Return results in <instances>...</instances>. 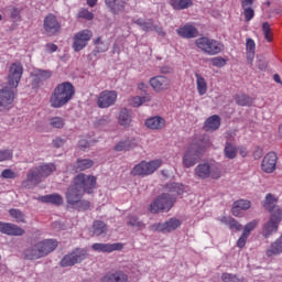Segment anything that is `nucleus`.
<instances>
[{
    "mask_svg": "<svg viewBox=\"0 0 282 282\" xmlns=\"http://www.w3.org/2000/svg\"><path fill=\"white\" fill-rule=\"evenodd\" d=\"M97 186V177L85 173L77 174L73 184L68 187L66 193L67 204H75L78 199H82L83 195L87 193L93 195Z\"/></svg>",
    "mask_w": 282,
    "mask_h": 282,
    "instance_id": "nucleus-1",
    "label": "nucleus"
},
{
    "mask_svg": "<svg viewBox=\"0 0 282 282\" xmlns=\"http://www.w3.org/2000/svg\"><path fill=\"white\" fill-rule=\"evenodd\" d=\"M75 96V87L69 82H64L58 84L51 97H50V104L53 108H62L66 104H68L73 97Z\"/></svg>",
    "mask_w": 282,
    "mask_h": 282,
    "instance_id": "nucleus-2",
    "label": "nucleus"
},
{
    "mask_svg": "<svg viewBox=\"0 0 282 282\" xmlns=\"http://www.w3.org/2000/svg\"><path fill=\"white\" fill-rule=\"evenodd\" d=\"M205 151L206 148L203 140H192V143L187 145L185 153H183V166H185V169H193V166L202 160V155Z\"/></svg>",
    "mask_w": 282,
    "mask_h": 282,
    "instance_id": "nucleus-3",
    "label": "nucleus"
},
{
    "mask_svg": "<svg viewBox=\"0 0 282 282\" xmlns=\"http://www.w3.org/2000/svg\"><path fill=\"white\" fill-rule=\"evenodd\" d=\"M56 171L54 163H42L41 165L33 167L26 175V181L33 184H40L43 177H50Z\"/></svg>",
    "mask_w": 282,
    "mask_h": 282,
    "instance_id": "nucleus-4",
    "label": "nucleus"
},
{
    "mask_svg": "<svg viewBox=\"0 0 282 282\" xmlns=\"http://www.w3.org/2000/svg\"><path fill=\"white\" fill-rule=\"evenodd\" d=\"M174 204H176L175 197H171L170 194L163 193L150 204L149 210L153 215H156L158 213H169Z\"/></svg>",
    "mask_w": 282,
    "mask_h": 282,
    "instance_id": "nucleus-5",
    "label": "nucleus"
},
{
    "mask_svg": "<svg viewBox=\"0 0 282 282\" xmlns=\"http://www.w3.org/2000/svg\"><path fill=\"white\" fill-rule=\"evenodd\" d=\"M160 166H162V160L160 159L150 162L142 161L132 169L131 175L133 177H147L148 175H153Z\"/></svg>",
    "mask_w": 282,
    "mask_h": 282,
    "instance_id": "nucleus-6",
    "label": "nucleus"
},
{
    "mask_svg": "<svg viewBox=\"0 0 282 282\" xmlns=\"http://www.w3.org/2000/svg\"><path fill=\"white\" fill-rule=\"evenodd\" d=\"M194 43L196 44V47H198L205 54H209L212 56L224 51V45L214 39L203 36L196 39Z\"/></svg>",
    "mask_w": 282,
    "mask_h": 282,
    "instance_id": "nucleus-7",
    "label": "nucleus"
},
{
    "mask_svg": "<svg viewBox=\"0 0 282 282\" xmlns=\"http://www.w3.org/2000/svg\"><path fill=\"white\" fill-rule=\"evenodd\" d=\"M17 88L6 86L0 89V112L6 113L14 107Z\"/></svg>",
    "mask_w": 282,
    "mask_h": 282,
    "instance_id": "nucleus-8",
    "label": "nucleus"
},
{
    "mask_svg": "<svg viewBox=\"0 0 282 282\" xmlns=\"http://www.w3.org/2000/svg\"><path fill=\"white\" fill-rule=\"evenodd\" d=\"M194 175L198 180H220L221 172L218 167H210L208 163H200L194 169Z\"/></svg>",
    "mask_w": 282,
    "mask_h": 282,
    "instance_id": "nucleus-9",
    "label": "nucleus"
},
{
    "mask_svg": "<svg viewBox=\"0 0 282 282\" xmlns=\"http://www.w3.org/2000/svg\"><path fill=\"white\" fill-rule=\"evenodd\" d=\"M275 213H276V215L275 214L270 215V218H269L268 223H265L263 225L262 236L265 239L271 237L273 234L278 232L279 225L282 221V209H276Z\"/></svg>",
    "mask_w": 282,
    "mask_h": 282,
    "instance_id": "nucleus-10",
    "label": "nucleus"
},
{
    "mask_svg": "<svg viewBox=\"0 0 282 282\" xmlns=\"http://www.w3.org/2000/svg\"><path fill=\"white\" fill-rule=\"evenodd\" d=\"M62 31V23L53 13L47 14L43 21V33L47 36L58 35Z\"/></svg>",
    "mask_w": 282,
    "mask_h": 282,
    "instance_id": "nucleus-11",
    "label": "nucleus"
},
{
    "mask_svg": "<svg viewBox=\"0 0 282 282\" xmlns=\"http://www.w3.org/2000/svg\"><path fill=\"white\" fill-rule=\"evenodd\" d=\"M88 254L85 249H76L73 252L64 256L61 261L62 268L74 267L75 264H79L87 259Z\"/></svg>",
    "mask_w": 282,
    "mask_h": 282,
    "instance_id": "nucleus-12",
    "label": "nucleus"
},
{
    "mask_svg": "<svg viewBox=\"0 0 282 282\" xmlns=\"http://www.w3.org/2000/svg\"><path fill=\"white\" fill-rule=\"evenodd\" d=\"M182 223L177 218H171L165 223L153 224L150 230L153 232L171 234L181 227Z\"/></svg>",
    "mask_w": 282,
    "mask_h": 282,
    "instance_id": "nucleus-13",
    "label": "nucleus"
},
{
    "mask_svg": "<svg viewBox=\"0 0 282 282\" xmlns=\"http://www.w3.org/2000/svg\"><path fill=\"white\" fill-rule=\"evenodd\" d=\"M23 75V66L20 62L12 63L8 74V87L17 89Z\"/></svg>",
    "mask_w": 282,
    "mask_h": 282,
    "instance_id": "nucleus-14",
    "label": "nucleus"
},
{
    "mask_svg": "<svg viewBox=\"0 0 282 282\" xmlns=\"http://www.w3.org/2000/svg\"><path fill=\"white\" fill-rule=\"evenodd\" d=\"M91 37H93V32L90 30L79 31L74 35L73 50L75 52H80L88 45V42L91 40Z\"/></svg>",
    "mask_w": 282,
    "mask_h": 282,
    "instance_id": "nucleus-15",
    "label": "nucleus"
},
{
    "mask_svg": "<svg viewBox=\"0 0 282 282\" xmlns=\"http://www.w3.org/2000/svg\"><path fill=\"white\" fill-rule=\"evenodd\" d=\"M117 98L118 94L116 90H104L100 93L97 104L99 108H109L116 104Z\"/></svg>",
    "mask_w": 282,
    "mask_h": 282,
    "instance_id": "nucleus-16",
    "label": "nucleus"
},
{
    "mask_svg": "<svg viewBox=\"0 0 282 282\" xmlns=\"http://www.w3.org/2000/svg\"><path fill=\"white\" fill-rule=\"evenodd\" d=\"M93 251L99 252V253H112L116 251H122L124 248V245L122 242H116V243H94L91 246Z\"/></svg>",
    "mask_w": 282,
    "mask_h": 282,
    "instance_id": "nucleus-17",
    "label": "nucleus"
},
{
    "mask_svg": "<svg viewBox=\"0 0 282 282\" xmlns=\"http://www.w3.org/2000/svg\"><path fill=\"white\" fill-rule=\"evenodd\" d=\"M0 234L10 237H22L25 230L14 224L0 221Z\"/></svg>",
    "mask_w": 282,
    "mask_h": 282,
    "instance_id": "nucleus-18",
    "label": "nucleus"
},
{
    "mask_svg": "<svg viewBox=\"0 0 282 282\" xmlns=\"http://www.w3.org/2000/svg\"><path fill=\"white\" fill-rule=\"evenodd\" d=\"M278 163V155L274 152L267 153L261 162L263 173H274Z\"/></svg>",
    "mask_w": 282,
    "mask_h": 282,
    "instance_id": "nucleus-19",
    "label": "nucleus"
},
{
    "mask_svg": "<svg viewBox=\"0 0 282 282\" xmlns=\"http://www.w3.org/2000/svg\"><path fill=\"white\" fill-rule=\"evenodd\" d=\"M58 247V243L54 239H44L36 243V248H39L40 254L42 258L47 257L52 252H54Z\"/></svg>",
    "mask_w": 282,
    "mask_h": 282,
    "instance_id": "nucleus-20",
    "label": "nucleus"
},
{
    "mask_svg": "<svg viewBox=\"0 0 282 282\" xmlns=\"http://www.w3.org/2000/svg\"><path fill=\"white\" fill-rule=\"evenodd\" d=\"M150 85L156 93H162L170 88L171 79L165 76H155L150 79Z\"/></svg>",
    "mask_w": 282,
    "mask_h": 282,
    "instance_id": "nucleus-21",
    "label": "nucleus"
},
{
    "mask_svg": "<svg viewBox=\"0 0 282 282\" xmlns=\"http://www.w3.org/2000/svg\"><path fill=\"white\" fill-rule=\"evenodd\" d=\"M264 254L268 259L282 254V235L270 243V246L265 249Z\"/></svg>",
    "mask_w": 282,
    "mask_h": 282,
    "instance_id": "nucleus-22",
    "label": "nucleus"
},
{
    "mask_svg": "<svg viewBox=\"0 0 282 282\" xmlns=\"http://www.w3.org/2000/svg\"><path fill=\"white\" fill-rule=\"evenodd\" d=\"M278 198L274 197L271 193L267 194L263 200V208L268 210L270 215H278V210H281V207L276 205Z\"/></svg>",
    "mask_w": 282,
    "mask_h": 282,
    "instance_id": "nucleus-23",
    "label": "nucleus"
},
{
    "mask_svg": "<svg viewBox=\"0 0 282 282\" xmlns=\"http://www.w3.org/2000/svg\"><path fill=\"white\" fill-rule=\"evenodd\" d=\"M101 282H128V275L121 270L109 271L101 279Z\"/></svg>",
    "mask_w": 282,
    "mask_h": 282,
    "instance_id": "nucleus-24",
    "label": "nucleus"
},
{
    "mask_svg": "<svg viewBox=\"0 0 282 282\" xmlns=\"http://www.w3.org/2000/svg\"><path fill=\"white\" fill-rule=\"evenodd\" d=\"M251 208V202L248 199H238L234 202V206H231V215L234 217H241V210H249Z\"/></svg>",
    "mask_w": 282,
    "mask_h": 282,
    "instance_id": "nucleus-25",
    "label": "nucleus"
},
{
    "mask_svg": "<svg viewBox=\"0 0 282 282\" xmlns=\"http://www.w3.org/2000/svg\"><path fill=\"white\" fill-rule=\"evenodd\" d=\"M176 32L183 39H194L198 35V30L192 24H185L177 29Z\"/></svg>",
    "mask_w": 282,
    "mask_h": 282,
    "instance_id": "nucleus-26",
    "label": "nucleus"
},
{
    "mask_svg": "<svg viewBox=\"0 0 282 282\" xmlns=\"http://www.w3.org/2000/svg\"><path fill=\"white\" fill-rule=\"evenodd\" d=\"M129 0H105L107 7L113 14H119L126 10Z\"/></svg>",
    "mask_w": 282,
    "mask_h": 282,
    "instance_id": "nucleus-27",
    "label": "nucleus"
},
{
    "mask_svg": "<svg viewBox=\"0 0 282 282\" xmlns=\"http://www.w3.org/2000/svg\"><path fill=\"white\" fill-rule=\"evenodd\" d=\"M166 121L161 116H154L145 120V126L151 130H161L165 127Z\"/></svg>",
    "mask_w": 282,
    "mask_h": 282,
    "instance_id": "nucleus-28",
    "label": "nucleus"
},
{
    "mask_svg": "<svg viewBox=\"0 0 282 282\" xmlns=\"http://www.w3.org/2000/svg\"><path fill=\"white\" fill-rule=\"evenodd\" d=\"M39 202L42 204H52L53 206H62L64 203V198L59 194H48L44 196H40Z\"/></svg>",
    "mask_w": 282,
    "mask_h": 282,
    "instance_id": "nucleus-29",
    "label": "nucleus"
},
{
    "mask_svg": "<svg viewBox=\"0 0 282 282\" xmlns=\"http://www.w3.org/2000/svg\"><path fill=\"white\" fill-rule=\"evenodd\" d=\"M53 73L51 70L35 69L33 72V86H40L43 82L50 79Z\"/></svg>",
    "mask_w": 282,
    "mask_h": 282,
    "instance_id": "nucleus-30",
    "label": "nucleus"
},
{
    "mask_svg": "<svg viewBox=\"0 0 282 282\" xmlns=\"http://www.w3.org/2000/svg\"><path fill=\"white\" fill-rule=\"evenodd\" d=\"M165 191H167V194L171 195V197H174L176 200V197L178 195H182L185 191V186L182 183H169L164 186Z\"/></svg>",
    "mask_w": 282,
    "mask_h": 282,
    "instance_id": "nucleus-31",
    "label": "nucleus"
},
{
    "mask_svg": "<svg viewBox=\"0 0 282 282\" xmlns=\"http://www.w3.org/2000/svg\"><path fill=\"white\" fill-rule=\"evenodd\" d=\"M138 145L137 140L134 138H128L126 140H121L116 147L115 151H132Z\"/></svg>",
    "mask_w": 282,
    "mask_h": 282,
    "instance_id": "nucleus-32",
    "label": "nucleus"
},
{
    "mask_svg": "<svg viewBox=\"0 0 282 282\" xmlns=\"http://www.w3.org/2000/svg\"><path fill=\"white\" fill-rule=\"evenodd\" d=\"M218 221H220V224L229 227V230H236V231H241L242 226L241 224H239V221L230 216H223L220 218H218Z\"/></svg>",
    "mask_w": 282,
    "mask_h": 282,
    "instance_id": "nucleus-33",
    "label": "nucleus"
},
{
    "mask_svg": "<svg viewBox=\"0 0 282 282\" xmlns=\"http://www.w3.org/2000/svg\"><path fill=\"white\" fill-rule=\"evenodd\" d=\"M221 126V118L218 115H214L205 120V131H215Z\"/></svg>",
    "mask_w": 282,
    "mask_h": 282,
    "instance_id": "nucleus-34",
    "label": "nucleus"
},
{
    "mask_svg": "<svg viewBox=\"0 0 282 282\" xmlns=\"http://www.w3.org/2000/svg\"><path fill=\"white\" fill-rule=\"evenodd\" d=\"M196 77V91L198 95L204 96L208 91V83L207 80L198 73L194 75Z\"/></svg>",
    "mask_w": 282,
    "mask_h": 282,
    "instance_id": "nucleus-35",
    "label": "nucleus"
},
{
    "mask_svg": "<svg viewBox=\"0 0 282 282\" xmlns=\"http://www.w3.org/2000/svg\"><path fill=\"white\" fill-rule=\"evenodd\" d=\"M24 258L29 261H35L42 259V253H40V249L37 245H34L31 248L24 250Z\"/></svg>",
    "mask_w": 282,
    "mask_h": 282,
    "instance_id": "nucleus-36",
    "label": "nucleus"
},
{
    "mask_svg": "<svg viewBox=\"0 0 282 282\" xmlns=\"http://www.w3.org/2000/svg\"><path fill=\"white\" fill-rule=\"evenodd\" d=\"M118 121L124 128L130 127V124L132 122L131 111L129 109H127V108L121 109L120 113H119Z\"/></svg>",
    "mask_w": 282,
    "mask_h": 282,
    "instance_id": "nucleus-37",
    "label": "nucleus"
},
{
    "mask_svg": "<svg viewBox=\"0 0 282 282\" xmlns=\"http://www.w3.org/2000/svg\"><path fill=\"white\" fill-rule=\"evenodd\" d=\"M170 4L174 10H185L193 7V0H170Z\"/></svg>",
    "mask_w": 282,
    "mask_h": 282,
    "instance_id": "nucleus-38",
    "label": "nucleus"
},
{
    "mask_svg": "<svg viewBox=\"0 0 282 282\" xmlns=\"http://www.w3.org/2000/svg\"><path fill=\"white\" fill-rule=\"evenodd\" d=\"M94 161L90 159H78L75 163L76 171H88V169H93Z\"/></svg>",
    "mask_w": 282,
    "mask_h": 282,
    "instance_id": "nucleus-39",
    "label": "nucleus"
},
{
    "mask_svg": "<svg viewBox=\"0 0 282 282\" xmlns=\"http://www.w3.org/2000/svg\"><path fill=\"white\" fill-rule=\"evenodd\" d=\"M107 232V225L101 220H95L93 224V234L100 237Z\"/></svg>",
    "mask_w": 282,
    "mask_h": 282,
    "instance_id": "nucleus-40",
    "label": "nucleus"
},
{
    "mask_svg": "<svg viewBox=\"0 0 282 282\" xmlns=\"http://www.w3.org/2000/svg\"><path fill=\"white\" fill-rule=\"evenodd\" d=\"M134 23L139 26H141V29L144 31V32H150V31H153L154 30V22L152 19L148 20V21H143L142 19H138L134 21Z\"/></svg>",
    "mask_w": 282,
    "mask_h": 282,
    "instance_id": "nucleus-41",
    "label": "nucleus"
},
{
    "mask_svg": "<svg viewBox=\"0 0 282 282\" xmlns=\"http://www.w3.org/2000/svg\"><path fill=\"white\" fill-rule=\"evenodd\" d=\"M225 158L227 160H235L237 158V148L230 142L225 144Z\"/></svg>",
    "mask_w": 282,
    "mask_h": 282,
    "instance_id": "nucleus-42",
    "label": "nucleus"
},
{
    "mask_svg": "<svg viewBox=\"0 0 282 282\" xmlns=\"http://www.w3.org/2000/svg\"><path fill=\"white\" fill-rule=\"evenodd\" d=\"M220 280L223 282H247L245 278H238L237 274L225 272L223 275H220Z\"/></svg>",
    "mask_w": 282,
    "mask_h": 282,
    "instance_id": "nucleus-43",
    "label": "nucleus"
},
{
    "mask_svg": "<svg viewBox=\"0 0 282 282\" xmlns=\"http://www.w3.org/2000/svg\"><path fill=\"white\" fill-rule=\"evenodd\" d=\"M256 54V42L252 39H247V59L251 61Z\"/></svg>",
    "mask_w": 282,
    "mask_h": 282,
    "instance_id": "nucleus-44",
    "label": "nucleus"
},
{
    "mask_svg": "<svg viewBox=\"0 0 282 282\" xmlns=\"http://www.w3.org/2000/svg\"><path fill=\"white\" fill-rule=\"evenodd\" d=\"M151 101V96L147 95L144 97H140V96H135L133 98L130 99V104L133 107H140L141 105Z\"/></svg>",
    "mask_w": 282,
    "mask_h": 282,
    "instance_id": "nucleus-45",
    "label": "nucleus"
},
{
    "mask_svg": "<svg viewBox=\"0 0 282 282\" xmlns=\"http://www.w3.org/2000/svg\"><path fill=\"white\" fill-rule=\"evenodd\" d=\"M236 104H238V106H251L253 99L250 96L242 94L236 97Z\"/></svg>",
    "mask_w": 282,
    "mask_h": 282,
    "instance_id": "nucleus-46",
    "label": "nucleus"
},
{
    "mask_svg": "<svg viewBox=\"0 0 282 282\" xmlns=\"http://www.w3.org/2000/svg\"><path fill=\"white\" fill-rule=\"evenodd\" d=\"M128 225L132 228H138L139 230H143L145 225L139 220L137 216H129Z\"/></svg>",
    "mask_w": 282,
    "mask_h": 282,
    "instance_id": "nucleus-47",
    "label": "nucleus"
},
{
    "mask_svg": "<svg viewBox=\"0 0 282 282\" xmlns=\"http://www.w3.org/2000/svg\"><path fill=\"white\" fill-rule=\"evenodd\" d=\"M68 205L76 206L78 210H88V208H90L89 200H82V198H79L76 203H68Z\"/></svg>",
    "mask_w": 282,
    "mask_h": 282,
    "instance_id": "nucleus-48",
    "label": "nucleus"
},
{
    "mask_svg": "<svg viewBox=\"0 0 282 282\" xmlns=\"http://www.w3.org/2000/svg\"><path fill=\"white\" fill-rule=\"evenodd\" d=\"M262 32H263V35H264V39L267 40V42L273 41L272 30L268 22L262 23Z\"/></svg>",
    "mask_w": 282,
    "mask_h": 282,
    "instance_id": "nucleus-49",
    "label": "nucleus"
},
{
    "mask_svg": "<svg viewBox=\"0 0 282 282\" xmlns=\"http://www.w3.org/2000/svg\"><path fill=\"white\" fill-rule=\"evenodd\" d=\"M50 126L56 129H63L65 126V120L62 117H53L50 119Z\"/></svg>",
    "mask_w": 282,
    "mask_h": 282,
    "instance_id": "nucleus-50",
    "label": "nucleus"
},
{
    "mask_svg": "<svg viewBox=\"0 0 282 282\" xmlns=\"http://www.w3.org/2000/svg\"><path fill=\"white\" fill-rule=\"evenodd\" d=\"M10 215L14 219H17L18 224H25V216L24 214L19 209H10Z\"/></svg>",
    "mask_w": 282,
    "mask_h": 282,
    "instance_id": "nucleus-51",
    "label": "nucleus"
},
{
    "mask_svg": "<svg viewBox=\"0 0 282 282\" xmlns=\"http://www.w3.org/2000/svg\"><path fill=\"white\" fill-rule=\"evenodd\" d=\"M245 0H242V9H245V21L249 22L254 18V10L251 9V6H245Z\"/></svg>",
    "mask_w": 282,
    "mask_h": 282,
    "instance_id": "nucleus-52",
    "label": "nucleus"
},
{
    "mask_svg": "<svg viewBox=\"0 0 282 282\" xmlns=\"http://www.w3.org/2000/svg\"><path fill=\"white\" fill-rule=\"evenodd\" d=\"M258 226V221L257 220H252L249 224L245 225V229L242 230V234H245V236L250 237L251 232L257 228Z\"/></svg>",
    "mask_w": 282,
    "mask_h": 282,
    "instance_id": "nucleus-53",
    "label": "nucleus"
},
{
    "mask_svg": "<svg viewBox=\"0 0 282 282\" xmlns=\"http://www.w3.org/2000/svg\"><path fill=\"white\" fill-rule=\"evenodd\" d=\"M209 62L212 63V65H214V67H218L221 68L224 66H226L227 64V59H225L224 57H214V58H209Z\"/></svg>",
    "mask_w": 282,
    "mask_h": 282,
    "instance_id": "nucleus-54",
    "label": "nucleus"
},
{
    "mask_svg": "<svg viewBox=\"0 0 282 282\" xmlns=\"http://www.w3.org/2000/svg\"><path fill=\"white\" fill-rule=\"evenodd\" d=\"M12 150H0V162H8L9 160H12Z\"/></svg>",
    "mask_w": 282,
    "mask_h": 282,
    "instance_id": "nucleus-55",
    "label": "nucleus"
},
{
    "mask_svg": "<svg viewBox=\"0 0 282 282\" xmlns=\"http://www.w3.org/2000/svg\"><path fill=\"white\" fill-rule=\"evenodd\" d=\"M1 177L3 180H15V177H18V175L12 170L6 169V170L2 171Z\"/></svg>",
    "mask_w": 282,
    "mask_h": 282,
    "instance_id": "nucleus-56",
    "label": "nucleus"
},
{
    "mask_svg": "<svg viewBox=\"0 0 282 282\" xmlns=\"http://www.w3.org/2000/svg\"><path fill=\"white\" fill-rule=\"evenodd\" d=\"M78 18L91 21L94 19V14L89 12L87 9H80Z\"/></svg>",
    "mask_w": 282,
    "mask_h": 282,
    "instance_id": "nucleus-57",
    "label": "nucleus"
},
{
    "mask_svg": "<svg viewBox=\"0 0 282 282\" xmlns=\"http://www.w3.org/2000/svg\"><path fill=\"white\" fill-rule=\"evenodd\" d=\"M248 238L249 236L242 232V236L238 238V242H237L238 248L243 249L247 245Z\"/></svg>",
    "mask_w": 282,
    "mask_h": 282,
    "instance_id": "nucleus-58",
    "label": "nucleus"
},
{
    "mask_svg": "<svg viewBox=\"0 0 282 282\" xmlns=\"http://www.w3.org/2000/svg\"><path fill=\"white\" fill-rule=\"evenodd\" d=\"M66 143V139H63L61 137H56L53 140V145L55 149H62V147Z\"/></svg>",
    "mask_w": 282,
    "mask_h": 282,
    "instance_id": "nucleus-59",
    "label": "nucleus"
},
{
    "mask_svg": "<svg viewBox=\"0 0 282 282\" xmlns=\"http://www.w3.org/2000/svg\"><path fill=\"white\" fill-rule=\"evenodd\" d=\"M11 18L15 21H21V10L13 8L11 10Z\"/></svg>",
    "mask_w": 282,
    "mask_h": 282,
    "instance_id": "nucleus-60",
    "label": "nucleus"
},
{
    "mask_svg": "<svg viewBox=\"0 0 282 282\" xmlns=\"http://www.w3.org/2000/svg\"><path fill=\"white\" fill-rule=\"evenodd\" d=\"M78 147L82 151H85L86 149H89L90 143L86 139H82L78 143Z\"/></svg>",
    "mask_w": 282,
    "mask_h": 282,
    "instance_id": "nucleus-61",
    "label": "nucleus"
},
{
    "mask_svg": "<svg viewBox=\"0 0 282 282\" xmlns=\"http://www.w3.org/2000/svg\"><path fill=\"white\" fill-rule=\"evenodd\" d=\"M107 50H108V47L102 43V45H98V46L96 47V50H95L93 53H94V55L96 56L97 53H104V52H106Z\"/></svg>",
    "mask_w": 282,
    "mask_h": 282,
    "instance_id": "nucleus-62",
    "label": "nucleus"
},
{
    "mask_svg": "<svg viewBox=\"0 0 282 282\" xmlns=\"http://www.w3.org/2000/svg\"><path fill=\"white\" fill-rule=\"evenodd\" d=\"M153 31H155V32H156L160 36H162V37H165V36H166L165 31H164L163 28H161V26L154 25Z\"/></svg>",
    "mask_w": 282,
    "mask_h": 282,
    "instance_id": "nucleus-63",
    "label": "nucleus"
},
{
    "mask_svg": "<svg viewBox=\"0 0 282 282\" xmlns=\"http://www.w3.org/2000/svg\"><path fill=\"white\" fill-rule=\"evenodd\" d=\"M46 51H47L48 53H54V52L57 51V45H55V44H53V43H48V44H46Z\"/></svg>",
    "mask_w": 282,
    "mask_h": 282,
    "instance_id": "nucleus-64",
    "label": "nucleus"
}]
</instances>
